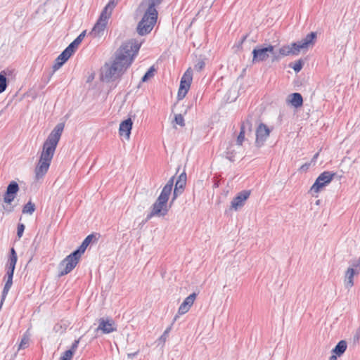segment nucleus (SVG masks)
<instances>
[{
  "instance_id": "f257e3e1",
  "label": "nucleus",
  "mask_w": 360,
  "mask_h": 360,
  "mask_svg": "<svg viewBox=\"0 0 360 360\" xmlns=\"http://www.w3.org/2000/svg\"><path fill=\"white\" fill-rule=\"evenodd\" d=\"M141 44L131 39L124 42L115 53L112 64L105 63L101 69V79L109 82L120 78L131 65Z\"/></svg>"
},
{
  "instance_id": "f03ea898",
  "label": "nucleus",
  "mask_w": 360,
  "mask_h": 360,
  "mask_svg": "<svg viewBox=\"0 0 360 360\" xmlns=\"http://www.w3.org/2000/svg\"><path fill=\"white\" fill-rule=\"evenodd\" d=\"M64 127L63 123H58L44 141L39 162L34 170L36 180L41 179L47 173Z\"/></svg>"
},
{
  "instance_id": "7ed1b4c3",
  "label": "nucleus",
  "mask_w": 360,
  "mask_h": 360,
  "mask_svg": "<svg viewBox=\"0 0 360 360\" xmlns=\"http://www.w3.org/2000/svg\"><path fill=\"white\" fill-rule=\"evenodd\" d=\"M174 176H172L163 187L160 195L153 204L150 213L147 215L146 221H148L153 217H165L167 214L169 207L167 202L171 195L174 185Z\"/></svg>"
},
{
  "instance_id": "20e7f679",
  "label": "nucleus",
  "mask_w": 360,
  "mask_h": 360,
  "mask_svg": "<svg viewBox=\"0 0 360 360\" xmlns=\"http://www.w3.org/2000/svg\"><path fill=\"white\" fill-rule=\"evenodd\" d=\"M158 19V11L154 4H149L141 20L137 25V32L143 36L151 32Z\"/></svg>"
},
{
  "instance_id": "39448f33",
  "label": "nucleus",
  "mask_w": 360,
  "mask_h": 360,
  "mask_svg": "<svg viewBox=\"0 0 360 360\" xmlns=\"http://www.w3.org/2000/svg\"><path fill=\"white\" fill-rule=\"evenodd\" d=\"M88 246L82 243L80 246L73 252L67 256L59 264L60 271L59 276H62L72 271L78 264L82 255L84 253Z\"/></svg>"
},
{
  "instance_id": "423d86ee",
  "label": "nucleus",
  "mask_w": 360,
  "mask_h": 360,
  "mask_svg": "<svg viewBox=\"0 0 360 360\" xmlns=\"http://www.w3.org/2000/svg\"><path fill=\"white\" fill-rule=\"evenodd\" d=\"M115 0H110L108 4L104 7L97 22L94 26L89 34L93 37H99L103 35L106 27L108 20L110 18L112 11L116 6Z\"/></svg>"
},
{
  "instance_id": "0eeeda50",
  "label": "nucleus",
  "mask_w": 360,
  "mask_h": 360,
  "mask_svg": "<svg viewBox=\"0 0 360 360\" xmlns=\"http://www.w3.org/2000/svg\"><path fill=\"white\" fill-rule=\"evenodd\" d=\"M18 260L17 253L13 248L11 249L10 255L6 264V274L5 277L7 278L6 282L4 285V288L2 291L1 305H2L9 290L11 289L13 284V277L15 264Z\"/></svg>"
},
{
  "instance_id": "6e6552de",
  "label": "nucleus",
  "mask_w": 360,
  "mask_h": 360,
  "mask_svg": "<svg viewBox=\"0 0 360 360\" xmlns=\"http://www.w3.org/2000/svg\"><path fill=\"white\" fill-rule=\"evenodd\" d=\"M335 173L325 171L322 172L316 179L315 182L311 187V191L314 193H319L321 188L326 186L327 184L330 183L335 176Z\"/></svg>"
},
{
  "instance_id": "1a4fd4ad",
  "label": "nucleus",
  "mask_w": 360,
  "mask_h": 360,
  "mask_svg": "<svg viewBox=\"0 0 360 360\" xmlns=\"http://www.w3.org/2000/svg\"><path fill=\"white\" fill-rule=\"evenodd\" d=\"M360 273V259L354 260L349 266L345 275V286L350 289L354 285V276Z\"/></svg>"
},
{
  "instance_id": "9d476101",
  "label": "nucleus",
  "mask_w": 360,
  "mask_h": 360,
  "mask_svg": "<svg viewBox=\"0 0 360 360\" xmlns=\"http://www.w3.org/2000/svg\"><path fill=\"white\" fill-rule=\"evenodd\" d=\"M274 51V46L269 45L266 47L257 46L255 48L252 53V63H257L265 61L270 56V53Z\"/></svg>"
},
{
  "instance_id": "9b49d317",
  "label": "nucleus",
  "mask_w": 360,
  "mask_h": 360,
  "mask_svg": "<svg viewBox=\"0 0 360 360\" xmlns=\"http://www.w3.org/2000/svg\"><path fill=\"white\" fill-rule=\"evenodd\" d=\"M252 116L248 115L247 119L244 120L240 125V133L237 136L236 144L238 146L237 149H240L243 141H245V135H249L252 133Z\"/></svg>"
},
{
  "instance_id": "f8f14e48",
  "label": "nucleus",
  "mask_w": 360,
  "mask_h": 360,
  "mask_svg": "<svg viewBox=\"0 0 360 360\" xmlns=\"http://www.w3.org/2000/svg\"><path fill=\"white\" fill-rule=\"evenodd\" d=\"M191 81L192 71L191 70V68H189L181 79L180 86L177 95L179 100H181L186 96L190 88Z\"/></svg>"
},
{
  "instance_id": "ddd939ff",
  "label": "nucleus",
  "mask_w": 360,
  "mask_h": 360,
  "mask_svg": "<svg viewBox=\"0 0 360 360\" xmlns=\"http://www.w3.org/2000/svg\"><path fill=\"white\" fill-rule=\"evenodd\" d=\"M96 330H101L103 333L108 334L116 331L117 327L112 319L101 318L98 319V326Z\"/></svg>"
},
{
  "instance_id": "4468645a",
  "label": "nucleus",
  "mask_w": 360,
  "mask_h": 360,
  "mask_svg": "<svg viewBox=\"0 0 360 360\" xmlns=\"http://www.w3.org/2000/svg\"><path fill=\"white\" fill-rule=\"evenodd\" d=\"M270 134L269 127L264 123H260L256 129L255 144L257 147L262 146Z\"/></svg>"
},
{
  "instance_id": "2eb2a0df",
  "label": "nucleus",
  "mask_w": 360,
  "mask_h": 360,
  "mask_svg": "<svg viewBox=\"0 0 360 360\" xmlns=\"http://www.w3.org/2000/svg\"><path fill=\"white\" fill-rule=\"evenodd\" d=\"M316 37V32H311L307 34V36L302 40L295 42V46L297 47L300 52L301 50L308 49L309 47L314 45Z\"/></svg>"
},
{
  "instance_id": "dca6fc26",
  "label": "nucleus",
  "mask_w": 360,
  "mask_h": 360,
  "mask_svg": "<svg viewBox=\"0 0 360 360\" xmlns=\"http://www.w3.org/2000/svg\"><path fill=\"white\" fill-rule=\"evenodd\" d=\"M18 191L19 186L18 183L12 181L7 186L6 191L4 197V201L10 205L14 200Z\"/></svg>"
},
{
  "instance_id": "f3484780",
  "label": "nucleus",
  "mask_w": 360,
  "mask_h": 360,
  "mask_svg": "<svg viewBox=\"0 0 360 360\" xmlns=\"http://www.w3.org/2000/svg\"><path fill=\"white\" fill-rule=\"evenodd\" d=\"M186 184V174L185 172H183L179 176L178 179L175 184L171 203H172L176 199V198L183 193Z\"/></svg>"
},
{
  "instance_id": "a211bd4d",
  "label": "nucleus",
  "mask_w": 360,
  "mask_h": 360,
  "mask_svg": "<svg viewBox=\"0 0 360 360\" xmlns=\"http://www.w3.org/2000/svg\"><path fill=\"white\" fill-rule=\"evenodd\" d=\"M250 191H243L240 192L231 201V208L237 210L238 208L242 207L245 201L249 198Z\"/></svg>"
},
{
  "instance_id": "6ab92c4d",
  "label": "nucleus",
  "mask_w": 360,
  "mask_h": 360,
  "mask_svg": "<svg viewBox=\"0 0 360 360\" xmlns=\"http://www.w3.org/2000/svg\"><path fill=\"white\" fill-rule=\"evenodd\" d=\"M133 122L131 118L122 121L120 124L119 134L121 136H124L129 140L130 138L131 130L132 129Z\"/></svg>"
},
{
  "instance_id": "aec40b11",
  "label": "nucleus",
  "mask_w": 360,
  "mask_h": 360,
  "mask_svg": "<svg viewBox=\"0 0 360 360\" xmlns=\"http://www.w3.org/2000/svg\"><path fill=\"white\" fill-rule=\"evenodd\" d=\"M295 45H296V44L295 42H293L290 45H285L281 47L278 51L282 57L289 55L297 56L300 53V51L297 47Z\"/></svg>"
},
{
  "instance_id": "412c9836",
  "label": "nucleus",
  "mask_w": 360,
  "mask_h": 360,
  "mask_svg": "<svg viewBox=\"0 0 360 360\" xmlns=\"http://www.w3.org/2000/svg\"><path fill=\"white\" fill-rule=\"evenodd\" d=\"M72 55L67 53L64 50L56 59L55 63L53 65V71L58 70L71 56Z\"/></svg>"
},
{
  "instance_id": "4be33fe9",
  "label": "nucleus",
  "mask_w": 360,
  "mask_h": 360,
  "mask_svg": "<svg viewBox=\"0 0 360 360\" xmlns=\"http://www.w3.org/2000/svg\"><path fill=\"white\" fill-rule=\"evenodd\" d=\"M86 35V31H83L72 43L69 44V46L65 49L67 53L72 55L76 49H77L79 44L82 42L83 39Z\"/></svg>"
},
{
  "instance_id": "5701e85b",
  "label": "nucleus",
  "mask_w": 360,
  "mask_h": 360,
  "mask_svg": "<svg viewBox=\"0 0 360 360\" xmlns=\"http://www.w3.org/2000/svg\"><path fill=\"white\" fill-rule=\"evenodd\" d=\"M288 102L293 107L299 108L303 104V98L300 93H293L289 95Z\"/></svg>"
},
{
  "instance_id": "b1692460",
  "label": "nucleus",
  "mask_w": 360,
  "mask_h": 360,
  "mask_svg": "<svg viewBox=\"0 0 360 360\" xmlns=\"http://www.w3.org/2000/svg\"><path fill=\"white\" fill-rule=\"evenodd\" d=\"M238 150L235 148V146L233 143H231L227 148L226 158L231 162H234L236 158H239L238 155Z\"/></svg>"
},
{
  "instance_id": "393cba45",
  "label": "nucleus",
  "mask_w": 360,
  "mask_h": 360,
  "mask_svg": "<svg viewBox=\"0 0 360 360\" xmlns=\"http://www.w3.org/2000/svg\"><path fill=\"white\" fill-rule=\"evenodd\" d=\"M347 345L345 340L340 341L332 352L338 356H342L347 349Z\"/></svg>"
},
{
  "instance_id": "a878e982",
  "label": "nucleus",
  "mask_w": 360,
  "mask_h": 360,
  "mask_svg": "<svg viewBox=\"0 0 360 360\" xmlns=\"http://www.w3.org/2000/svg\"><path fill=\"white\" fill-rule=\"evenodd\" d=\"M6 72L3 70L0 73V94L4 92L7 87Z\"/></svg>"
},
{
  "instance_id": "bb28decb",
  "label": "nucleus",
  "mask_w": 360,
  "mask_h": 360,
  "mask_svg": "<svg viewBox=\"0 0 360 360\" xmlns=\"http://www.w3.org/2000/svg\"><path fill=\"white\" fill-rule=\"evenodd\" d=\"M35 205L30 200L24 205L22 212L23 214H32L35 211Z\"/></svg>"
},
{
  "instance_id": "cd10ccee",
  "label": "nucleus",
  "mask_w": 360,
  "mask_h": 360,
  "mask_svg": "<svg viewBox=\"0 0 360 360\" xmlns=\"http://www.w3.org/2000/svg\"><path fill=\"white\" fill-rule=\"evenodd\" d=\"M98 233H91L87 236L82 243H84L86 246H89L91 243L97 242L98 239Z\"/></svg>"
},
{
  "instance_id": "c85d7f7f",
  "label": "nucleus",
  "mask_w": 360,
  "mask_h": 360,
  "mask_svg": "<svg viewBox=\"0 0 360 360\" xmlns=\"http://www.w3.org/2000/svg\"><path fill=\"white\" fill-rule=\"evenodd\" d=\"M155 72V69L153 66L150 67L148 71L143 76L141 81L143 82H147L149 79L152 78L154 76V72Z\"/></svg>"
},
{
  "instance_id": "c756f323",
  "label": "nucleus",
  "mask_w": 360,
  "mask_h": 360,
  "mask_svg": "<svg viewBox=\"0 0 360 360\" xmlns=\"http://www.w3.org/2000/svg\"><path fill=\"white\" fill-rule=\"evenodd\" d=\"M191 307V305L184 301L179 307L178 314L180 315H183L187 313Z\"/></svg>"
},
{
  "instance_id": "7c9ffc66",
  "label": "nucleus",
  "mask_w": 360,
  "mask_h": 360,
  "mask_svg": "<svg viewBox=\"0 0 360 360\" xmlns=\"http://www.w3.org/2000/svg\"><path fill=\"white\" fill-rule=\"evenodd\" d=\"M303 65L304 63L302 60L300 59L297 60L294 64L290 63L289 66L295 70V72H299L302 70Z\"/></svg>"
},
{
  "instance_id": "2f4dec72",
  "label": "nucleus",
  "mask_w": 360,
  "mask_h": 360,
  "mask_svg": "<svg viewBox=\"0 0 360 360\" xmlns=\"http://www.w3.org/2000/svg\"><path fill=\"white\" fill-rule=\"evenodd\" d=\"M274 48H275V46H274ZM270 55L271 56V62L274 63V62H276V61H279L281 60V58H282V56L281 54L277 51H275V49H274V51H272V53H270Z\"/></svg>"
},
{
  "instance_id": "473e14b6",
  "label": "nucleus",
  "mask_w": 360,
  "mask_h": 360,
  "mask_svg": "<svg viewBox=\"0 0 360 360\" xmlns=\"http://www.w3.org/2000/svg\"><path fill=\"white\" fill-rule=\"evenodd\" d=\"M196 297H197V293L193 292L192 294L188 295L184 301L185 302L189 304L190 305L193 306V304L195 302V300L196 299Z\"/></svg>"
},
{
  "instance_id": "72a5a7b5",
  "label": "nucleus",
  "mask_w": 360,
  "mask_h": 360,
  "mask_svg": "<svg viewBox=\"0 0 360 360\" xmlns=\"http://www.w3.org/2000/svg\"><path fill=\"white\" fill-rule=\"evenodd\" d=\"M174 122L181 127L185 125L184 119L181 114L175 115Z\"/></svg>"
},
{
  "instance_id": "f704fd0d",
  "label": "nucleus",
  "mask_w": 360,
  "mask_h": 360,
  "mask_svg": "<svg viewBox=\"0 0 360 360\" xmlns=\"http://www.w3.org/2000/svg\"><path fill=\"white\" fill-rule=\"evenodd\" d=\"M29 339L24 337L22 338L20 343L18 345V351L22 349L25 348L28 345Z\"/></svg>"
},
{
  "instance_id": "c9c22d12",
  "label": "nucleus",
  "mask_w": 360,
  "mask_h": 360,
  "mask_svg": "<svg viewBox=\"0 0 360 360\" xmlns=\"http://www.w3.org/2000/svg\"><path fill=\"white\" fill-rule=\"evenodd\" d=\"M72 356L71 351H65L59 360H71Z\"/></svg>"
},
{
  "instance_id": "e433bc0d",
  "label": "nucleus",
  "mask_w": 360,
  "mask_h": 360,
  "mask_svg": "<svg viewBox=\"0 0 360 360\" xmlns=\"http://www.w3.org/2000/svg\"><path fill=\"white\" fill-rule=\"evenodd\" d=\"M79 342V339L75 340L74 342L72 343L70 349L68 350V351L72 352V356L74 355L75 352H76V350L78 347Z\"/></svg>"
},
{
  "instance_id": "4c0bfd02",
  "label": "nucleus",
  "mask_w": 360,
  "mask_h": 360,
  "mask_svg": "<svg viewBox=\"0 0 360 360\" xmlns=\"http://www.w3.org/2000/svg\"><path fill=\"white\" fill-rule=\"evenodd\" d=\"M25 230V225L23 224H18L17 229V235L18 238H21Z\"/></svg>"
},
{
  "instance_id": "58836bf2",
  "label": "nucleus",
  "mask_w": 360,
  "mask_h": 360,
  "mask_svg": "<svg viewBox=\"0 0 360 360\" xmlns=\"http://www.w3.org/2000/svg\"><path fill=\"white\" fill-rule=\"evenodd\" d=\"M205 65V63L203 60H198V63L195 65V70L197 71H201Z\"/></svg>"
},
{
  "instance_id": "ea45409f",
  "label": "nucleus",
  "mask_w": 360,
  "mask_h": 360,
  "mask_svg": "<svg viewBox=\"0 0 360 360\" xmlns=\"http://www.w3.org/2000/svg\"><path fill=\"white\" fill-rule=\"evenodd\" d=\"M311 165V164L310 162H307V163H305V164L302 165L300 167L299 171H300V172H307V171L309 169V167H310V165Z\"/></svg>"
},
{
  "instance_id": "a19ab883",
  "label": "nucleus",
  "mask_w": 360,
  "mask_h": 360,
  "mask_svg": "<svg viewBox=\"0 0 360 360\" xmlns=\"http://www.w3.org/2000/svg\"><path fill=\"white\" fill-rule=\"evenodd\" d=\"M319 155V153L318 152V153H316L313 156V158H312V159H311V160L310 163H311V164H313V165H315V163H316V160H317V158H318Z\"/></svg>"
},
{
  "instance_id": "79ce46f5",
  "label": "nucleus",
  "mask_w": 360,
  "mask_h": 360,
  "mask_svg": "<svg viewBox=\"0 0 360 360\" xmlns=\"http://www.w3.org/2000/svg\"><path fill=\"white\" fill-rule=\"evenodd\" d=\"M162 0H148L149 4H154V6L159 5Z\"/></svg>"
},
{
  "instance_id": "37998d69",
  "label": "nucleus",
  "mask_w": 360,
  "mask_h": 360,
  "mask_svg": "<svg viewBox=\"0 0 360 360\" xmlns=\"http://www.w3.org/2000/svg\"><path fill=\"white\" fill-rule=\"evenodd\" d=\"M169 331V328H167L165 332L164 333L162 334V335L161 336L160 339L162 340H165L167 335H168V333Z\"/></svg>"
},
{
  "instance_id": "c03bdc74",
  "label": "nucleus",
  "mask_w": 360,
  "mask_h": 360,
  "mask_svg": "<svg viewBox=\"0 0 360 360\" xmlns=\"http://www.w3.org/2000/svg\"><path fill=\"white\" fill-rule=\"evenodd\" d=\"M329 360H337V355H332L330 358H329Z\"/></svg>"
},
{
  "instance_id": "a18cd8bd",
  "label": "nucleus",
  "mask_w": 360,
  "mask_h": 360,
  "mask_svg": "<svg viewBox=\"0 0 360 360\" xmlns=\"http://www.w3.org/2000/svg\"><path fill=\"white\" fill-rule=\"evenodd\" d=\"M8 212H12L13 211V207H10L9 209H7L6 210Z\"/></svg>"
},
{
  "instance_id": "49530a36",
  "label": "nucleus",
  "mask_w": 360,
  "mask_h": 360,
  "mask_svg": "<svg viewBox=\"0 0 360 360\" xmlns=\"http://www.w3.org/2000/svg\"><path fill=\"white\" fill-rule=\"evenodd\" d=\"M246 37H247V36H244V37H243V39H242V40H241V42H242V43L245 40Z\"/></svg>"
},
{
  "instance_id": "de8ad7c7",
  "label": "nucleus",
  "mask_w": 360,
  "mask_h": 360,
  "mask_svg": "<svg viewBox=\"0 0 360 360\" xmlns=\"http://www.w3.org/2000/svg\"><path fill=\"white\" fill-rule=\"evenodd\" d=\"M135 354H136L135 353H134V354H129V357H133V356H135Z\"/></svg>"
},
{
  "instance_id": "09e8293b",
  "label": "nucleus",
  "mask_w": 360,
  "mask_h": 360,
  "mask_svg": "<svg viewBox=\"0 0 360 360\" xmlns=\"http://www.w3.org/2000/svg\"><path fill=\"white\" fill-rule=\"evenodd\" d=\"M16 354H17V352H15V353L14 354V355H13V358H15V357Z\"/></svg>"
}]
</instances>
